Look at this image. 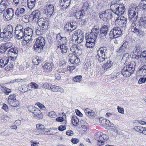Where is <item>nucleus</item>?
I'll return each mask as SVG.
<instances>
[{"label":"nucleus","mask_w":146,"mask_h":146,"mask_svg":"<svg viewBox=\"0 0 146 146\" xmlns=\"http://www.w3.org/2000/svg\"><path fill=\"white\" fill-rule=\"evenodd\" d=\"M86 36H85V38L86 40L92 41H95L96 39L97 36H96L91 32L88 35L86 34Z\"/></svg>","instance_id":"cd10ccee"},{"label":"nucleus","mask_w":146,"mask_h":146,"mask_svg":"<svg viewBox=\"0 0 146 146\" xmlns=\"http://www.w3.org/2000/svg\"><path fill=\"white\" fill-rule=\"evenodd\" d=\"M27 86L25 84H24L19 88V90L21 92L24 93L28 91V88H27Z\"/></svg>","instance_id":"c03bdc74"},{"label":"nucleus","mask_w":146,"mask_h":146,"mask_svg":"<svg viewBox=\"0 0 146 146\" xmlns=\"http://www.w3.org/2000/svg\"><path fill=\"white\" fill-rule=\"evenodd\" d=\"M138 74L140 76H144L146 75V65L143 66L139 69Z\"/></svg>","instance_id":"f704fd0d"},{"label":"nucleus","mask_w":146,"mask_h":146,"mask_svg":"<svg viewBox=\"0 0 146 146\" xmlns=\"http://www.w3.org/2000/svg\"><path fill=\"white\" fill-rule=\"evenodd\" d=\"M45 8L44 11L45 14L48 17H50L54 12V6L51 4H46Z\"/></svg>","instance_id":"2eb2a0df"},{"label":"nucleus","mask_w":146,"mask_h":146,"mask_svg":"<svg viewBox=\"0 0 146 146\" xmlns=\"http://www.w3.org/2000/svg\"><path fill=\"white\" fill-rule=\"evenodd\" d=\"M71 0H60L59 5L62 9H66L70 5Z\"/></svg>","instance_id":"6ab92c4d"},{"label":"nucleus","mask_w":146,"mask_h":146,"mask_svg":"<svg viewBox=\"0 0 146 146\" xmlns=\"http://www.w3.org/2000/svg\"><path fill=\"white\" fill-rule=\"evenodd\" d=\"M76 33H77V36L78 39V43H80L83 41V33L81 30L78 29L76 31Z\"/></svg>","instance_id":"a878e982"},{"label":"nucleus","mask_w":146,"mask_h":146,"mask_svg":"<svg viewBox=\"0 0 146 146\" xmlns=\"http://www.w3.org/2000/svg\"><path fill=\"white\" fill-rule=\"evenodd\" d=\"M106 136L107 135L105 134L96 135L95 139L98 141L97 143L98 145L100 146L102 145H103L104 143L106 141V140L107 138L108 139Z\"/></svg>","instance_id":"9d476101"},{"label":"nucleus","mask_w":146,"mask_h":146,"mask_svg":"<svg viewBox=\"0 0 146 146\" xmlns=\"http://www.w3.org/2000/svg\"><path fill=\"white\" fill-rule=\"evenodd\" d=\"M139 8L136 4H132L129 6L128 15L130 20L136 21L138 18Z\"/></svg>","instance_id":"f257e3e1"},{"label":"nucleus","mask_w":146,"mask_h":146,"mask_svg":"<svg viewBox=\"0 0 146 146\" xmlns=\"http://www.w3.org/2000/svg\"><path fill=\"white\" fill-rule=\"evenodd\" d=\"M107 115L108 116L114 117V118L117 120L118 121H120L121 120V119L120 118V117L119 115H118V113L115 114H111V113H108L107 114Z\"/></svg>","instance_id":"3c124183"},{"label":"nucleus","mask_w":146,"mask_h":146,"mask_svg":"<svg viewBox=\"0 0 146 146\" xmlns=\"http://www.w3.org/2000/svg\"><path fill=\"white\" fill-rule=\"evenodd\" d=\"M130 20L133 21V23L131 26V28L132 31L136 33L137 35H140V33L141 31L139 29H137V28H136V29L133 28L134 26H137V25H136V24L135 23L136 21H133L131 20Z\"/></svg>","instance_id":"c85d7f7f"},{"label":"nucleus","mask_w":146,"mask_h":146,"mask_svg":"<svg viewBox=\"0 0 146 146\" xmlns=\"http://www.w3.org/2000/svg\"><path fill=\"white\" fill-rule=\"evenodd\" d=\"M113 64L112 61L110 60H108L102 66V68L104 70H106L111 67Z\"/></svg>","instance_id":"72a5a7b5"},{"label":"nucleus","mask_w":146,"mask_h":146,"mask_svg":"<svg viewBox=\"0 0 146 146\" xmlns=\"http://www.w3.org/2000/svg\"><path fill=\"white\" fill-rule=\"evenodd\" d=\"M127 22L126 18L124 17H119L115 21V24H118L119 26L124 27L126 26Z\"/></svg>","instance_id":"ddd939ff"},{"label":"nucleus","mask_w":146,"mask_h":146,"mask_svg":"<svg viewBox=\"0 0 146 146\" xmlns=\"http://www.w3.org/2000/svg\"><path fill=\"white\" fill-rule=\"evenodd\" d=\"M15 33L16 35V37L19 39H21L23 38L25 40V29L23 30H21L19 31H15Z\"/></svg>","instance_id":"b1692460"},{"label":"nucleus","mask_w":146,"mask_h":146,"mask_svg":"<svg viewBox=\"0 0 146 146\" xmlns=\"http://www.w3.org/2000/svg\"><path fill=\"white\" fill-rule=\"evenodd\" d=\"M6 32L13 33V27L11 25H9L5 27L3 30Z\"/></svg>","instance_id":"37998d69"},{"label":"nucleus","mask_w":146,"mask_h":146,"mask_svg":"<svg viewBox=\"0 0 146 146\" xmlns=\"http://www.w3.org/2000/svg\"><path fill=\"white\" fill-rule=\"evenodd\" d=\"M142 51V48L141 46L139 45H137L135 48H134V50L133 51L134 53H137L138 54L140 52Z\"/></svg>","instance_id":"de8ad7c7"},{"label":"nucleus","mask_w":146,"mask_h":146,"mask_svg":"<svg viewBox=\"0 0 146 146\" xmlns=\"http://www.w3.org/2000/svg\"><path fill=\"white\" fill-rule=\"evenodd\" d=\"M5 39L6 40H9L13 36V33L6 32L5 31Z\"/></svg>","instance_id":"8fccbe9b"},{"label":"nucleus","mask_w":146,"mask_h":146,"mask_svg":"<svg viewBox=\"0 0 146 146\" xmlns=\"http://www.w3.org/2000/svg\"><path fill=\"white\" fill-rule=\"evenodd\" d=\"M7 50V49L5 48L3 44H2L0 45V52L1 53L3 54L5 52H6Z\"/></svg>","instance_id":"338daca9"},{"label":"nucleus","mask_w":146,"mask_h":146,"mask_svg":"<svg viewBox=\"0 0 146 146\" xmlns=\"http://www.w3.org/2000/svg\"><path fill=\"white\" fill-rule=\"evenodd\" d=\"M82 7V10H80L76 11L75 15V17L77 19H81L85 15L84 11H87L88 10V5L87 3H85Z\"/></svg>","instance_id":"423d86ee"},{"label":"nucleus","mask_w":146,"mask_h":146,"mask_svg":"<svg viewBox=\"0 0 146 146\" xmlns=\"http://www.w3.org/2000/svg\"><path fill=\"white\" fill-rule=\"evenodd\" d=\"M57 49L60 50L62 54H65L67 52L68 46L65 43H62L60 45L57 46Z\"/></svg>","instance_id":"f3484780"},{"label":"nucleus","mask_w":146,"mask_h":146,"mask_svg":"<svg viewBox=\"0 0 146 146\" xmlns=\"http://www.w3.org/2000/svg\"><path fill=\"white\" fill-rule=\"evenodd\" d=\"M133 73V72L131 71V70L129 68H128L126 67H124L123 68L121 72L122 74L125 77L129 76Z\"/></svg>","instance_id":"4be33fe9"},{"label":"nucleus","mask_w":146,"mask_h":146,"mask_svg":"<svg viewBox=\"0 0 146 146\" xmlns=\"http://www.w3.org/2000/svg\"><path fill=\"white\" fill-rule=\"evenodd\" d=\"M54 65L52 63H45L43 67V70L45 72H48L51 71Z\"/></svg>","instance_id":"412c9836"},{"label":"nucleus","mask_w":146,"mask_h":146,"mask_svg":"<svg viewBox=\"0 0 146 146\" xmlns=\"http://www.w3.org/2000/svg\"><path fill=\"white\" fill-rule=\"evenodd\" d=\"M30 86L32 88L35 89H37L38 88L39 86L37 84L34 82H31L29 84Z\"/></svg>","instance_id":"69168bd1"},{"label":"nucleus","mask_w":146,"mask_h":146,"mask_svg":"<svg viewBox=\"0 0 146 146\" xmlns=\"http://www.w3.org/2000/svg\"><path fill=\"white\" fill-rule=\"evenodd\" d=\"M28 7L30 9L34 8L35 4V2H30L27 1Z\"/></svg>","instance_id":"e2e57ef3"},{"label":"nucleus","mask_w":146,"mask_h":146,"mask_svg":"<svg viewBox=\"0 0 146 146\" xmlns=\"http://www.w3.org/2000/svg\"><path fill=\"white\" fill-rule=\"evenodd\" d=\"M8 102L9 105L14 107H17L19 105V102L16 98L13 100H9Z\"/></svg>","instance_id":"e433bc0d"},{"label":"nucleus","mask_w":146,"mask_h":146,"mask_svg":"<svg viewBox=\"0 0 146 146\" xmlns=\"http://www.w3.org/2000/svg\"><path fill=\"white\" fill-rule=\"evenodd\" d=\"M32 113L34 115V116H36L39 119H41L43 117V115L40 111L38 108H34Z\"/></svg>","instance_id":"c756f323"},{"label":"nucleus","mask_w":146,"mask_h":146,"mask_svg":"<svg viewBox=\"0 0 146 146\" xmlns=\"http://www.w3.org/2000/svg\"><path fill=\"white\" fill-rule=\"evenodd\" d=\"M45 44V40L43 37L40 36L36 39L34 46L35 50L38 53L41 52Z\"/></svg>","instance_id":"f03ea898"},{"label":"nucleus","mask_w":146,"mask_h":146,"mask_svg":"<svg viewBox=\"0 0 146 146\" xmlns=\"http://www.w3.org/2000/svg\"><path fill=\"white\" fill-rule=\"evenodd\" d=\"M46 30H43L41 28H40L36 30V33L37 35H42L44 32V31Z\"/></svg>","instance_id":"603ef678"},{"label":"nucleus","mask_w":146,"mask_h":146,"mask_svg":"<svg viewBox=\"0 0 146 146\" xmlns=\"http://www.w3.org/2000/svg\"><path fill=\"white\" fill-rule=\"evenodd\" d=\"M70 50L72 52L77 54V55H80L82 54V51L79 46L76 45H72L70 48Z\"/></svg>","instance_id":"aec40b11"},{"label":"nucleus","mask_w":146,"mask_h":146,"mask_svg":"<svg viewBox=\"0 0 146 146\" xmlns=\"http://www.w3.org/2000/svg\"><path fill=\"white\" fill-rule=\"evenodd\" d=\"M56 39V40L60 43V44L62 43H65L67 41L66 37L61 36L60 33L57 35Z\"/></svg>","instance_id":"473e14b6"},{"label":"nucleus","mask_w":146,"mask_h":146,"mask_svg":"<svg viewBox=\"0 0 146 146\" xmlns=\"http://www.w3.org/2000/svg\"><path fill=\"white\" fill-rule=\"evenodd\" d=\"M18 50L16 48L10 49L8 51V54L11 58L10 61L15 60L17 56Z\"/></svg>","instance_id":"6e6552de"},{"label":"nucleus","mask_w":146,"mask_h":146,"mask_svg":"<svg viewBox=\"0 0 146 146\" xmlns=\"http://www.w3.org/2000/svg\"><path fill=\"white\" fill-rule=\"evenodd\" d=\"M117 9L115 14L118 16H121L123 14L125 11V8L123 4L120 5Z\"/></svg>","instance_id":"393cba45"},{"label":"nucleus","mask_w":146,"mask_h":146,"mask_svg":"<svg viewBox=\"0 0 146 146\" xmlns=\"http://www.w3.org/2000/svg\"><path fill=\"white\" fill-rule=\"evenodd\" d=\"M40 15V12L37 10L33 11L29 15V18L32 21H35L37 20Z\"/></svg>","instance_id":"dca6fc26"},{"label":"nucleus","mask_w":146,"mask_h":146,"mask_svg":"<svg viewBox=\"0 0 146 146\" xmlns=\"http://www.w3.org/2000/svg\"><path fill=\"white\" fill-rule=\"evenodd\" d=\"M95 41L86 40V46L87 48H91L94 46Z\"/></svg>","instance_id":"a18cd8bd"},{"label":"nucleus","mask_w":146,"mask_h":146,"mask_svg":"<svg viewBox=\"0 0 146 146\" xmlns=\"http://www.w3.org/2000/svg\"><path fill=\"white\" fill-rule=\"evenodd\" d=\"M136 66V64L135 62L134 61H131L128 65H127L125 67L128 68H129V69L131 70V72H133L135 70V66Z\"/></svg>","instance_id":"4c0bfd02"},{"label":"nucleus","mask_w":146,"mask_h":146,"mask_svg":"<svg viewBox=\"0 0 146 146\" xmlns=\"http://www.w3.org/2000/svg\"><path fill=\"white\" fill-rule=\"evenodd\" d=\"M84 112L86 115L90 118L94 117L95 116V113L93 111L87 108L85 109Z\"/></svg>","instance_id":"7c9ffc66"},{"label":"nucleus","mask_w":146,"mask_h":146,"mask_svg":"<svg viewBox=\"0 0 146 146\" xmlns=\"http://www.w3.org/2000/svg\"><path fill=\"white\" fill-rule=\"evenodd\" d=\"M23 1V0H13V4L15 5H21Z\"/></svg>","instance_id":"052dcab7"},{"label":"nucleus","mask_w":146,"mask_h":146,"mask_svg":"<svg viewBox=\"0 0 146 146\" xmlns=\"http://www.w3.org/2000/svg\"><path fill=\"white\" fill-rule=\"evenodd\" d=\"M74 32V34L72 36V40L73 41L77 42V43H78V39L77 36V33H76V31Z\"/></svg>","instance_id":"680f3d73"},{"label":"nucleus","mask_w":146,"mask_h":146,"mask_svg":"<svg viewBox=\"0 0 146 146\" xmlns=\"http://www.w3.org/2000/svg\"><path fill=\"white\" fill-rule=\"evenodd\" d=\"M41 58L37 56L35 58H34L33 59V62L34 64L37 65L41 61Z\"/></svg>","instance_id":"79ce46f5"},{"label":"nucleus","mask_w":146,"mask_h":146,"mask_svg":"<svg viewBox=\"0 0 146 146\" xmlns=\"http://www.w3.org/2000/svg\"><path fill=\"white\" fill-rule=\"evenodd\" d=\"M140 60H143L144 62H146V51L142 52L140 56Z\"/></svg>","instance_id":"864d4df0"},{"label":"nucleus","mask_w":146,"mask_h":146,"mask_svg":"<svg viewBox=\"0 0 146 146\" xmlns=\"http://www.w3.org/2000/svg\"><path fill=\"white\" fill-rule=\"evenodd\" d=\"M4 12L5 13L3 14V16L7 21L11 19L14 15V11L11 8L7 9Z\"/></svg>","instance_id":"0eeeda50"},{"label":"nucleus","mask_w":146,"mask_h":146,"mask_svg":"<svg viewBox=\"0 0 146 146\" xmlns=\"http://www.w3.org/2000/svg\"><path fill=\"white\" fill-rule=\"evenodd\" d=\"M129 57V55L128 53H126L123 54L122 58V60L124 61L125 62L127 61Z\"/></svg>","instance_id":"13d9d810"},{"label":"nucleus","mask_w":146,"mask_h":146,"mask_svg":"<svg viewBox=\"0 0 146 146\" xmlns=\"http://www.w3.org/2000/svg\"><path fill=\"white\" fill-rule=\"evenodd\" d=\"M9 61V58L6 56L3 57L0 59V67H3L8 64Z\"/></svg>","instance_id":"bb28decb"},{"label":"nucleus","mask_w":146,"mask_h":146,"mask_svg":"<svg viewBox=\"0 0 146 146\" xmlns=\"http://www.w3.org/2000/svg\"><path fill=\"white\" fill-rule=\"evenodd\" d=\"M9 64H8V65H7L5 67V70L7 71H9L11 70H12L13 67V61H10V62H9Z\"/></svg>","instance_id":"09e8293b"},{"label":"nucleus","mask_w":146,"mask_h":146,"mask_svg":"<svg viewBox=\"0 0 146 146\" xmlns=\"http://www.w3.org/2000/svg\"><path fill=\"white\" fill-rule=\"evenodd\" d=\"M18 50L16 48L10 49L8 51V54L11 58L10 61L15 60L17 56Z\"/></svg>","instance_id":"1a4fd4ad"},{"label":"nucleus","mask_w":146,"mask_h":146,"mask_svg":"<svg viewBox=\"0 0 146 146\" xmlns=\"http://www.w3.org/2000/svg\"><path fill=\"white\" fill-rule=\"evenodd\" d=\"M33 30L29 28H27L25 29V41L27 42H28L31 39L32 36L33 34Z\"/></svg>","instance_id":"9b49d317"},{"label":"nucleus","mask_w":146,"mask_h":146,"mask_svg":"<svg viewBox=\"0 0 146 146\" xmlns=\"http://www.w3.org/2000/svg\"><path fill=\"white\" fill-rule=\"evenodd\" d=\"M120 4L117 3H114L113 2H111L110 5V9L112 12L115 14L116 11L117 9L119 7Z\"/></svg>","instance_id":"c9c22d12"},{"label":"nucleus","mask_w":146,"mask_h":146,"mask_svg":"<svg viewBox=\"0 0 146 146\" xmlns=\"http://www.w3.org/2000/svg\"><path fill=\"white\" fill-rule=\"evenodd\" d=\"M68 58L71 63L74 65L78 64L80 62L79 59L78 58L76 55L72 53L69 54L68 56Z\"/></svg>","instance_id":"f8f14e48"},{"label":"nucleus","mask_w":146,"mask_h":146,"mask_svg":"<svg viewBox=\"0 0 146 146\" xmlns=\"http://www.w3.org/2000/svg\"><path fill=\"white\" fill-rule=\"evenodd\" d=\"M9 5L8 0H1L0 3V12L4 11Z\"/></svg>","instance_id":"a211bd4d"},{"label":"nucleus","mask_w":146,"mask_h":146,"mask_svg":"<svg viewBox=\"0 0 146 146\" xmlns=\"http://www.w3.org/2000/svg\"><path fill=\"white\" fill-rule=\"evenodd\" d=\"M38 24L43 30H47L49 27V22L48 19L41 18L37 21Z\"/></svg>","instance_id":"39448f33"},{"label":"nucleus","mask_w":146,"mask_h":146,"mask_svg":"<svg viewBox=\"0 0 146 146\" xmlns=\"http://www.w3.org/2000/svg\"><path fill=\"white\" fill-rule=\"evenodd\" d=\"M82 80V76L81 75L76 76L73 78L72 80L76 82H80Z\"/></svg>","instance_id":"49530a36"},{"label":"nucleus","mask_w":146,"mask_h":146,"mask_svg":"<svg viewBox=\"0 0 146 146\" xmlns=\"http://www.w3.org/2000/svg\"><path fill=\"white\" fill-rule=\"evenodd\" d=\"M140 6L143 10L146 11V0H142L141 1Z\"/></svg>","instance_id":"5fc2aeb1"},{"label":"nucleus","mask_w":146,"mask_h":146,"mask_svg":"<svg viewBox=\"0 0 146 146\" xmlns=\"http://www.w3.org/2000/svg\"><path fill=\"white\" fill-rule=\"evenodd\" d=\"M108 49L106 47H101L97 51V55L96 57L99 61L102 62L105 60L107 58L106 55L107 54Z\"/></svg>","instance_id":"7ed1b4c3"},{"label":"nucleus","mask_w":146,"mask_h":146,"mask_svg":"<svg viewBox=\"0 0 146 146\" xmlns=\"http://www.w3.org/2000/svg\"><path fill=\"white\" fill-rule=\"evenodd\" d=\"M122 34V31L120 28L114 27L110 31L109 36L110 38L113 39L120 36Z\"/></svg>","instance_id":"20e7f679"},{"label":"nucleus","mask_w":146,"mask_h":146,"mask_svg":"<svg viewBox=\"0 0 146 146\" xmlns=\"http://www.w3.org/2000/svg\"><path fill=\"white\" fill-rule=\"evenodd\" d=\"M64 30L65 31H73L72 29V28L70 25V23H67L64 26Z\"/></svg>","instance_id":"bf43d9fd"},{"label":"nucleus","mask_w":146,"mask_h":146,"mask_svg":"<svg viewBox=\"0 0 146 146\" xmlns=\"http://www.w3.org/2000/svg\"><path fill=\"white\" fill-rule=\"evenodd\" d=\"M25 12V9L24 8H18L15 11V15L17 16V18L22 17H23L25 18V16H24V14Z\"/></svg>","instance_id":"5701e85b"},{"label":"nucleus","mask_w":146,"mask_h":146,"mask_svg":"<svg viewBox=\"0 0 146 146\" xmlns=\"http://www.w3.org/2000/svg\"><path fill=\"white\" fill-rule=\"evenodd\" d=\"M50 89L54 92H64V90L61 87L55 85H51Z\"/></svg>","instance_id":"2f4dec72"},{"label":"nucleus","mask_w":146,"mask_h":146,"mask_svg":"<svg viewBox=\"0 0 146 146\" xmlns=\"http://www.w3.org/2000/svg\"><path fill=\"white\" fill-rule=\"evenodd\" d=\"M140 25L143 27H146V16L141 17L140 20Z\"/></svg>","instance_id":"a19ab883"},{"label":"nucleus","mask_w":146,"mask_h":146,"mask_svg":"<svg viewBox=\"0 0 146 146\" xmlns=\"http://www.w3.org/2000/svg\"><path fill=\"white\" fill-rule=\"evenodd\" d=\"M100 31L99 27L97 26H94L92 28L91 33L94 34L97 36L98 35Z\"/></svg>","instance_id":"ea45409f"},{"label":"nucleus","mask_w":146,"mask_h":146,"mask_svg":"<svg viewBox=\"0 0 146 146\" xmlns=\"http://www.w3.org/2000/svg\"><path fill=\"white\" fill-rule=\"evenodd\" d=\"M100 33L99 34L100 37L103 39L105 38L106 37L107 34H106L105 32H103V31L100 30Z\"/></svg>","instance_id":"774afa93"},{"label":"nucleus","mask_w":146,"mask_h":146,"mask_svg":"<svg viewBox=\"0 0 146 146\" xmlns=\"http://www.w3.org/2000/svg\"><path fill=\"white\" fill-rule=\"evenodd\" d=\"M100 30L103 31V32H105L107 34L109 28L107 25H103L101 26Z\"/></svg>","instance_id":"6e6d98bb"},{"label":"nucleus","mask_w":146,"mask_h":146,"mask_svg":"<svg viewBox=\"0 0 146 146\" xmlns=\"http://www.w3.org/2000/svg\"><path fill=\"white\" fill-rule=\"evenodd\" d=\"M36 128L37 129L36 132V134H38L40 133L42 129L44 128V126L40 124H38L36 125Z\"/></svg>","instance_id":"58836bf2"},{"label":"nucleus","mask_w":146,"mask_h":146,"mask_svg":"<svg viewBox=\"0 0 146 146\" xmlns=\"http://www.w3.org/2000/svg\"><path fill=\"white\" fill-rule=\"evenodd\" d=\"M69 23L70 25L72 28V29L73 31L77 27V23L75 21H71Z\"/></svg>","instance_id":"4d7b16f0"},{"label":"nucleus","mask_w":146,"mask_h":146,"mask_svg":"<svg viewBox=\"0 0 146 146\" xmlns=\"http://www.w3.org/2000/svg\"><path fill=\"white\" fill-rule=\"evenodd\" d=\"M110 11L108 10L102 12L99 15L100 17L104 21H106L111 17V14L109 13Z\"/></svg>","instance_id":"4468645a"},{"label":"nucleus","mask_w":146,"mask_h":146,"mask_svg":"<svg viewBox=\"0 0 146 146\" xmlns=\"http://www.w3.org/2000/svg\"><path fill=\"white\" fill-rule=\"evenodd\" d=\"M50 132V130L49 129L45 128V127L42 129V131H41L40 133L42 134L48 135H49V133Z\"/></svg>","instance_id":"0e129e2a"}]
</instances>
